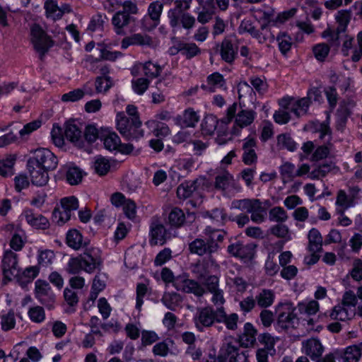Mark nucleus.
Masks as SVG:
<instances>
[{
    "label": "nucleus",
    "instance_id": "c85d7f7f",
    "mask_svg": "<svg viewBox=\"0 0 362 362\" xmlns=\"http://www.w3.org/2000/svg\"><path fill=\"white\" fill-rule=\"evenodd\" d=\"M362 343L359 345L348 346L344 351H339L341 362H358L361 356Z\"/></svg>",
    "mask_w": 362,
    "mask_h": 362
},
{
    "label": "nucleus",
    "instance_id": "c756f323",
    "mask_svg": "<svg viewBox=\"0 0 362 362\" xmlns=\"http://www.w3.org/2000/svg\"><path fill=\"white\" fill-rule=\"evenodd\" d=\"M216 13V7L212 5V0H207L202 6V10L197 12V21L206 24L211 21Z\"/></svg>",
    "mask_w": 362,
    "mask_h": 362
},
{
    "label": "nucleus",
    "instance_id": "37998d69",
    "mask_svg": "<svg viewBox=\"0 0 362 362\" xmlns=\"http://www.w3.org/2000/svg\"><path fill=\"white\" fill-rule=\"evenodd\" d=\"M252 37L260 44L271 42L274 37L267 24L261 25L260 28H257Z\"/></svg>",
    "mask_w": 362,
    "mask_h": 362
},
{
    "label": "nucleus",
    "instance_id": "6e6d98bb",
    "mask_svg": "<svg viewBox=\"0 0 362 362\" xmlns=\"http://www.w3.org/2000/svg\"><path fill=\"white\" fill-rule=\"evenodd\" d=\"M71 214L61 206L56 207L52 212L53 221L61 226L67 222Z\"/></svg>",
    "mask_w": 362,
    "mask_h": 362
},
{
    "label": "nucleus",
    "instance_id": "423d86ee",
    "mask_svg": "<svg viewBox=\"0 0 362 362\" xmlns=\"http://www.w3.org/2000/svg\"><path fill=\"white\" fill-rule=\"evenodd\" d=\"M30 35L34 48L42 58L49 49L53 46L54 42L51 37L37 24H34L31 27Z\"/></svg>",
    "mask_w": 362,
    "mask_h": 362
},
{
    "label": "nucleus",
    "instance_id": "5701e85b",
    "mask_svg": "<svg viewBox=\"0 0 362 362\" xmlns=\"http://www.w3.org/2000/svg\"><path fill=\"white\" fill-rule=\"evenodd\" d=\"M257 331L250 322L244 325L243 332L238 335V341L243 347L247 348L253 346L256 342Z\"/></svg>",
    "mask_w": 362,
    "mask_h": 362
},
{
    "label": "nucleus",
    "instance_id": "f3484780",
    "mask_svg": "<svg viewBox=\"0 0 362 362\" xmlns=\"http://www.w3.org/2000/svg\"><path fill=\"white\" fill-rule=\"evenodd\" d=\"M255 245L243 244L236 242L228 247V252L233 256L240 259H251L255 253Z\"/></svg>",
    "mask_w": 362,
    "mask_h": 362
},
{
    "label": "nucleus",
    "instance_id": "6e6552de",
    "mask_svg": "<svg viewBox=\"0 0 362 362\" xmlns=\"http://www.w3.org/2000/svg\"><path fill=\"white\" fill-rule=\"evenodd\" d=\"M312 94L317 96L319 95V90L317 89L313 90L308 93V98H303L298 100L282 99L279 105L284 108V110L293 112L299 117L306 114Z\"/></svg>",
    "mask_w": 362,
    "mask_h": 362
},
{
    "label": "nucleus",
    "instance_id": "0e129e2a",
    "mask_svg": "<svg viewBox=\"0 0 362 362\" xmlns=\"http://www.w3.org/2000/svg\"><path fill=\"white\" fill-rule=\"evenodd\" d=\"M55 257L54 253L50 250H40L38 252L37 261L42 267L50 265Z\"/></svg>",
    "mask_w": 362,
    "mask_h": 362
},
{
    "label": "nucleus",
    "instance_id": "09e8293b",
    "mask_svg": "<svg viewBox=\"0 0 362 362\" xmlns=\"http://www.w3.org/2000/svg\"><path fill=\"white\" fill-rule=\"evenodd\" d=\"M269 218L271 221L283 223L287 221L288 216L284 208L274 206L269 211Z\"/></svg>",
    "mask_w": 362,
    "mask_h": 362
},
{
    "label": "nucleus",
    "instance_id": "13d9d810",
    "mask_svg": "<svg viewBox=\"0 0 362 362\" xmlns=\"http://www.w3.org/2000/svg\"><path fill=\"white\" fill-rule=\"evenodd\" d=\"M139 66L143 68L144 75L149 78L158 77L162 71V68L151 62H147L145 64H139Z\"/></svg>",
    "mask_w": 362,
    "mask_h": 362
},
{
    "label": "nucleus",
    "instance_id": "1a4fd4ad",
    "mask_svg": "<svg viewBox=\"0 0 362 362\" xmlns=\"http://www.w3.org/2000/svg\"><path fill=\"white\" fill-rule=\"evenodd\" d=\"M1 270L5 279L11 280L20 274L18 255L11 250L5 251L1 260Z\"/></svg>",
    "mask_w": 362,
    "mask_h": 362
},
{
    "label": "nucleus",
    "instance_id": "680f3d73",
    "mask_svg": "<svg viewBox=\"0 0 362 362\" xmlns=\"http://www.w3.org/2000/svg\"><path fill=\"white\" fill-rule=\"evenodd\" d=\"M205 234L207 235V239L214 242L215 244H218L221 243L224 237L226 235V232L223 230H220L217 229H214L211 226H207L205 228Z\"/></svg>",
    "mask_w": 362,
    "mask_h": 362
},
{
    "label": "nucleus",
    "instance_id": "aec40b11",
    "mask_svg": "<svg viewBox=\"0 0 362 362\" xmlns=\"http://www.w3.org/2000/svg\"><path fill=\"white\" fill-rule=\"evenodd\" d=\"M27 168L31 178V182L37 186H44L49 180V175L47 169L39 166H35L27 163Z\"/></svg>",
    "mask_w": 362,
    "mask_h": 362
},
{
    "label": "nucleus",
    "instance_id": "603ef678",
    "mask_svg": "<svg viewBox=\"0 0 362 362\" xmlns=\"http://www.w3.org/2000/svg\"><path fill=\"white\" fill-rule=\"evenodd\" d=\"M93 167L95 173L102 176L106 175L109 172L110 169V163L107 158L102 156H98L95 160Z\"/></svg>",
    "mask_w": 362,
    "mask_h": 362
},
{
    "label": "nucleus",
    "instance_id": "4468645a",
    "mask_svg": "<svg viewBox=\"0 0 362 362\" xmlns=\"http://www.w3.org/2000/svg\"><path fill=\"white\" fill-rule=\"evenodd\" d=\"M105 148L110 151H116L124 154H129L134 149L130 144H122L118 135L115 132L108 133L103 139Z\"/></svg>",
    "mask_w": 362,
    "mask_h": 362
},
{
    "label": "nucleus",
    "instance_id": "6ab92c4d",
    "mask_svg": "<svg viewBox=\"0 0 362 362\" xmlns=\"http://www.w3.org/2000/svg\"><path fill=\"white\" fill-rule=\"evenodd\" d=\"M338 172H339V168L334 162H325L316 165L308 174V177L312 180H320L326 177L330 173H337Z\"/></svg>",
    "mask_w": 362,
    "mask_h": 362
},
{
    "label": "nucleus",
    "instance_id": "7ed1b4c3",
    "mask_svg": "<svg viewBox=\"0 0 362 362\" xmlns=\"http://www.w3.org/2000/svg\"><path fill=\"white\" fill-rule=\"evenodd\" d=\"M232 207L250 214L251 220L256 223H262L265 220L267 208L258 199L234 200Z\"/></svg>",
    "mask_w": 362,
    "mask_h": 362
},
{
    "label": "nucleus",
    "instance_id": "39448f33",
    "mask_svg": "<svg viewBox=\"0 0 362 362\" xmlns=\"http://www.w3.org/2000/svg\"><path fill=\"white\" fill-rule=\"evenodd\" d=\"M27 163L44 168L47 170H53L57 166L58 159L49 149L40 148L32 152Z\"/></svg>",
    "mask_w": 362,
    "mask_h": 362
},
{
    "label": "nucleus",
    "instance_id": "e433bc0d",
    "mask_svg": "<svg viewBox=\"0 0 362 362\" xmlns=\"http://www.w3.org/2000/svg\"><path fill=\"white\" fill-rule=\"evenodd\" d=\"M197 187V180L185 182L178 186L177 195L179 199H186L192 195Z\"/></svg>",
    "mask_w": 362,
    "mask_h": 362
},
{
    "label": "nucleus",
    "instance_id": "de8ad7c7",
    "mask_svg": "<svg viewBox=\"0 0 362 362\" xmlns=\"http://www.w3.org/2000/svg\"><path fill=\"white\" fill-rule=\"evenodd\" d=\"M182 299L177 293H165L161 299L162 303L170 310H174L179 305Z\"/></svg>",
    "mask_w": 362,
    "mask_h": 362
},
{
    "label": "nucleus",
    "instance_id": "7c9ffc66",
    "mask_svg": "<svg viewBox=\"0 0 362 362\" xmlns=\"http://www.w3.org/2000/svg\"><path fill=\"white\" fill-rule=\"evenodd\" d=\"M64 134L68 140L76 145L80 146L82 144V132L74 122L66 123Z\"/></svg>",
    "mask_w": 362,
    "mask_h": 362
},
{
    "label": "nucleus",
    "instance_id": "c03bdc74",
    "mask_svg": "<svg viewBox=\"0 0 362 362\" xmlns=\"http://www.w3.org/2000/svg\"><path fill=\"white\" fill-rule=\"evenodd\" d=\"M274 293L269 289H263L256 297L257 304L261 308L269 307L274 302Z\"/></svg>",
    "mask_w": 362,
    "mask_h": 362
},
{
    "label": "nucleus",
    "instance_id": "e2e57ef3",
    "mask_svg": "<svg viewBox=\"0 0 362 362\" xmlns=\"http://www.w3.org/2000/svg\"><path fill=\"white\" fill-rule=\"evenodd\" d=\"M131 122V118H128L124 112H119L117 115V130L122 135H130L127 132V127Z\"/></svg>",
    "mask_w": 362,
    "mask_h": 362
},
{
    "label": "nucleus",
    "instance_id": "0eeeda50",
    "mask_svg": "<svg viewBox=\"0 0 362 362\" xmlns=\"http://www.w3.org/2000/svg\"><path fill=\"white\" fill-rule=\"evenodd\" d=\"M193 320L196 328L202 332L204 328L211 327L215 322H218V309L214 310L210 306L198 308Z\"/></svg>",
    "mask_w": 362,
    "mask_h": 362
},
{
    "label": "nucleus",
    "instance_id": "9b49d317",
    "mask_svg": "<svg viewBox=\"0 0 362 362\" xmlns=\"http://www.w3.org/2000/svg\"><path fill=\"white\" fill-rule=\"evenodd\" d=\"M168 17L170 25L173 28L182 27L184 29L190 30L196 23V18L188 12H180L178 10H169Z\"/></svg>",
    "mask_w": 362,
    "mask_h": 362
},
{
    "label": "nucleus",
    "instance_id": "ddd939ff",
    "mask_svg": "<svg viewBox=\"0 0 362 362\" xmlns=\"http://www.w3.org/2000/svg\"><path fill=\"white\" fill-rule=\"evenodd\" d=\"M240 343L238 339L232 336L224 339L219 350V354L225 358L228 359V362H238L240 357Z\"/></svg>",
    "mask_w": 362,
    "mask_h": 362
},
{
    "label": "nucleus",
    "instance_id": "412c9836",
    "mask_svg": "<svg viewBox=\"0 0 362 362\" xmlns=\"http://www.w3.org/2000/svg\"><path fill=\"white\" fill-rule=\"evenodd\" d=\"M216 260L212 257L207 259H203L201 261L191 266L192 272L196 275L199 279L206 278V276L210 273V268L212 267H217Z\"/></svg>",
    "mask_w": 362,
    "mask_h": 362
},
{
    "label": "nucleus",
    "instance_id": "cd10ccee",
    "mask_svg": "<svg viewBox=\"0 0 362 362\" xmlns=\"http://www.w3.org/2000/svg\"><path fill=\"white\" fill-rule=\"evenodd\" d=\"M182 285L181 288L177 286L178 280L175 283V286L177 289H181L185 293H193L197 297H201L205 293L204 288L197 281L185 279L182 281Z\"/></svg>",
    "mask_w": 362,
    "mask_h": 362
},
{
    "label": "nucleus",
    "instance_id": "b1692460",
    "mask_svg": "<svg viewBox=\"0 0 362 362\" xmlns=\"http://www.w3.org/2000/svg\"><path fill=\"white\" fill-rule=\"evenodd\" d=\"M23 214L28 223L37 229L45 230L49 226L48 219L42 214H35L32 210H26Z\"/></svg>",
    "mask_w": 362,
    "mask_h": 362
},
{
    "label": "nucleus",
    "instance_id": "473e14b6",
    "mask_svg": "<svg viewBox=\"0 0 362 362\" xmlns=\"http://www.w3.org/2000/svg\"><path fill=\"white\" fill-rule=\"evenodd\" d=\"M255 145L256 142L255 139L252 138L247 139L243 144V148L244 153L243 160L247 165H250L257 160V155L254 149Z\"/></svg>",
    "mask_w": 362,
    "mask_h": 362
},
{
    "label": "nucleus",
    "instance_id": "20e7f679",
    "mask_svg": "<svg viewBox=\"0 0 362 362\" xmlns=\"http://www.w3.org/2000/svg\"><path fill=\"white\" fill-rule=\"evenodd\" d=\"M238 104L234 103L232 105L229 106L226 110V115L221 119L224 124L230 123L233 118H235V127L244 128L250 126L255 120L256 112L252 110L243 109L237 112Z\"/></svg>",
    "mask_w": 362,
    "mask_h": 362
},
{
    "label": "nucleus",
    "instance_id": "ea45409f",
    "mask_svg": "<svg viewBox=\"0 0 362 362\" xmlns=\"http://www.w3.org/2000/svg\"><path fill=\"white\" fill-rule=\"evenodd\" d=\"M207 81L209 85H202L201 88L209 93L215 91V86L222 87L225 84L223 76L217 72L209 75Z\"/></svg>",
    "mask_w": 362,
    "mask_h": 362
},
{
    "label": "nucleus",
    "instance_id": "864d4df0",
    "mask_svg": "<svg viewBox=\"0 0 362 362\" xmlns=\"http://www.w3.org/2000/svg\"><path fill=\"white\" fill-rule=\"evenodd\" d=\"M168 220L172 226L180 227L184 223L185 216L180 209L175 207L169 214Z\"/></svg>",
    "mask_w": 362,
    "mask_h": 362
},
{
    "label": "nucleus",
    "instance_id": "58836bf2",
    "mask_svg": "<svg viewBox=\"0 0 362 362\" xmlns=\"http://www.w3.org/2000/svg\"><path fill=\"white\" fill-rule=\"evenodd\" d=\"M233 183V177L228 171L218 174L215 177L214 187L216 189L225 190Z\"/></svg>",
    "mask_w": 362,
    "mask_h": 362
},
{
    "label": "nucleus",
    "instance_id": "3c124183",
    "mask_svg": "<svg viewBox=\"0 0 362 362\" xmlns=\"http://www.w3.org/2000/svg\"><path fill=\"white\" fill-rule=\"evenodd\" d=\"M67 182L71 185H75L80 183L83 178V173L81 170L77 167H69L66 173Z\"/></svg>",
    "mask_w": 362,
    "mask_h": 362
},
{
    "label": "nucleus",
    "instance_id": "774afa93",
    "mask_svg": "<svg viewBox=\"0 0 362 362\" xmlns=\"http://www.w3.org/2000/svg\"><path fill=\"white\" fill-rule=\"evenodd\" d=\"M1 325L4 331H8L15 327L16 318L13 311L10 310L1 316Z\"/></svg>",
    "mask_w": 362,
    "mask_h": 362
},
{
    "label": "nucleus",
    "instance_id": "9d476101",
    "mask_svg": "<svg viewBox=\"0 0 362 362\" xmlns=\"http://www.w3.org/2000/svg\"><path fill=\"white\" fill-rule=\"evenodd\" d=\"M219 248V245L214 243L209 240L207 238H196L189 244V250L190 253L198 256H206L208 258L212 257V254L216 252Z\"/></svg>",
    "mask_w": 362,
    "mask_h": 362
},
{
    "label": "nucleus",
    "instance_id": "2eb2a0df",
    "mask_svg": "<svg viewBox=\"0 0 362 362\" xmlns=\"http://www.w3.org/2000/svg\"><path fill=\"white\" fill-rule=\"evenodd\" d=\"M238 51V43L235 39L225 38L220 45V54L221 59L227 62L232 63Z\"/></svg>",
    "mask_w": 362,
    "mask_h": 362
},
{
    "label": "nucleus",
    "instance_id": "338daca9",
    "mask_svg": "<svg viewBox=\"0 0 362 362\" xmlns=\"http://www.w3.org/2000/svg\"><path fill=\"white\" fill-rule=\"evenodd\" d=\"M336 204L341 206L344 211L345 209L354 206L355 202L352 201L350 197L346 194L345 191L341 189L337 193Z\"/></svg>",
    "mask_w": 362,
    "mask_h": 362
},
{
    "label": "nucleus",
    "instance_id": "f704fd0d",
    "mask_svg": "<svg viewBox=\"0 0 362 362\" xmlns=\"http://www.w3.org/2000/svg\"><path fill=\"white\" fill-rule=\"evenodd\" d=\"M66 240L68 246L75 250H78L86 245V243L83 242L81 233L76 229H71L68 231Z\"/></svg>",
    "mask_w": 362,
    "mask_h": 362
},
{
    "label": "nucleus",
    "instance_id": "a18cd8bd",
    "mask_svg": "<svg viewBox=\"0 0 362 362\" xmlns=\"http://www.w3.org/2000/svg\"><path fill=\"white\" fill-rule=\"evenodd\" d=\"M277 146L281 149H286L291 152L297 148V144L288 134H281L277 136Z\"/></svg>",
    "mask_w": 362,
    "mask_h": 362
},
{
    "label": "nucleus",
    "instance_id": "4d7b16f0",
    "mask_svg": "<svg viewBox=\"0 0 362 362\" xmlns=\"http://www.w3.org/2000/svg\"><path fill=\"white\" fill-rule=\"evenodd\" d=\"M279 42L280 52L284 54H286L290 51L292 46L291 37L286 33H280L276 37Z\"/></svg>",
    "mask_w": 362,
    "mask_h": 362
},
{
    "label": "nucleus",
    "instance_id": "bf43d9fd",
    "mask_svg": "<svg viewBox=\"0 0 362 362\" xmlns=\"http://www.w3.org/2000/svg\"><path fill=\"white\" fill-rule=\"evenodd\" d=\"M330 47L326 43H319L313 47V52L317 60L323 62L328 56Z\"/></svg>",
    "mask_w": 362,
    "mask_h": 362
},
{
    "label": "nucleus",
    "instance_id": "69168bd1",
    "mask_svg": "<svg viewBox=\"0 0 362 362\" xmlns=\"http://www.w3.org/2000/svg\"><path fill=\"white\" fill-rule=\"evenodd\" d=\"M182 126L193 127L197 123L199 117L194 111L192 110H187L182 115Z\"/></svg>",
    "mask_w": 362,
    "mask_h": 362
},
{
    "label": "nucleus",
    "instance_id": "052dcab7",
    "mask_svg": "<svg viewBox=\"0 0 362 362\" xmlns=\"http://www.w3.org/2000/svg\"><path fill=\"white\" fill-rule=\"evenodd\" d=\"M113 85L110 76H98L95 78V90L98 93H106Z\"/></svg>",
    "mask_w": 362,
    "mask_h": 362
},
{
    "label": "nucleus",
    "instance_id": "393cba45",
    "mask_svg": "<svg viewBox=\"0 0 362 362\" xmlns=\"http://www.w3.org/2000/svg\"><path fill=\"white\" fill-rule=\"evenodd\" d=\"M132 19V18L125 11L117 12L112 19L115 33L119 35H124L126 33L124 28L130 23Z\"/></svg>",
    "mask_w": 362,
    "mask_h": 362
},
{
    "label": "nucleus",
    "instance_id": "a878e982",
    "mask_svg": "<svg viewBox=\"0 0 362 362\" xmlns=\"http://www.w3.org/2000/svg\"><path fill=\"white\" fill-rule=\"evenodd\" d=\"M334 145L331 142H327L322 145L318 146L311 155L310 160L313 162H318L322 160L334 158L333 154Z\"/></svg>",
    "mask_w": 362,
    "mask_h": 362
},
{
    "label": "nucleus",
    "instance_id": "a211bd4d",
    "mask_svg": "<svg viewBox=\"0 0 362 362\" xmlns=\"http://www.w3.org/2000/svg\"><path fill=\"white\" fill-rule=\"evenodd\" d=\"M150 235L151 245L160 244L163 245L170 237L166 229L160 221L153 220L150 226Z\"/></svg>",
    "mask_w": 362,
    "mask_h": 362
},
{
    "label": "nucleus",
    "instance_id": "f8f14e48",
    "mask_svg": "<svg viewBox=\"0 0 362 362\" xmlns=\"http://www.w3.org/2000/svg\"><path fill=\"white\" fill-rule=\"evenodd\" d=\"M35 297L41 304L49 309H52L55 301V295L49 284L45 280L38 279L35 281Z\"/></svg>",
    "mask_w": 362,
    "mask_h": 362
},
{
    "label": "nucleus",
    "instance_id": "dca6fc26",
    "mask_svg": "<svg viewBox=\"0 0 362 362\" xmlns=\"http://www.w3.org/2000/svg\"><path fill=\"white\" fill-rule=\"evenodd\" d=\"M302 351L313 361L318 360L324 352V346L319 339L310 338L302 342Z\"/></svg>",
    "mask_w": 362,
    "mask_h": 362
},
{
    "label": "nucleus",
    "instance_id": "72a5a7b5",
    "mask_svg": "<svg viewBox=\"0 0 362 362\" xmlns=\"http://www.w3.org/2000/svg\"><path fill=\"white\" fill-rule=\"evenodd\" d=\"M356 106L355 100L349 98L344 99L340 103L339 108L337 110V116L339 119L345 122L347 118L351 115L353 108Z\"/></svg>",
    "mask_w": 362,
    "mask_h": 362
},
{
    "label": "nucleus",
    "instance_id": "2f4dec72",
    "mask_svg": "<svg viewBox=\"0 0 362 362\" xmlns=\"http://www.w3.org/2000/svg\"><path fill=\"white\" fill-rule=\"evenodd\" d=\"M269 230L272 235L284 240L283 242H279V243H281V249L283 247L285 242L290 241L292 239L291 232L289 228L285 224L281 223L276 224L272 226Z\"/></svg>",
    "mask_w": 362,
    "mask_h": 362
},
{
    "label": "nucleus",
    "instance_id": "8fccbe9b",
    "mask_svg": "<svg viewBox=\"0 0 362 362\" xmlns=\"http://www.w3.org/2000/svg\"><path fill=\"white\" fill-rule=\"evenodd\" d=\"M163 8V4L158 1L152 2L148 6V13L150 18L153 21L154 26H156L159 23Z\"/></svg>",
    "mask_w": 362,
    "mask_h": 362
},
{
    "label": "nucleus",
    "instance_id": "5fc2aeb1",
    "mask_svg": "<svg viewBox=\"0 0 362 362\" xmlns=\"http://www.w3.org/2000/svg\"><path fill=\"white\" fill-rule=\"evenodd\" d=\"M30 320L35 323L42 322L45 319V312L42 307L35 305L30 307L28 311Z\"/></svg>",
    "mask_w": 362,
    "mask_h": 362
},
{
    "label": "nucleus",
    "instance_id": "f03ea898",
    "mask_svg": "<svg viewBox=\"0 0 362 362\" xmlns=\"http://www.w3.org/2000/svg\"><path fill=\"white\" fill-rule=\"evenodd\" d=\"M296 307L290 302L281 303L276 306V325L284 331H293L296 329L299 320L295 313Z\"/></svg>",
    "mask_w": 362,
    "mask_h": 362
},
{
    "label": "nucleus",
    "instance_id": "f257e3e1",
    "mask_svg": "<svg viewBox=\"0 0 362 362\" xmlns=\"http://www.w3.org/2000/svg\"><path fill=\"white\" fill-rule=\"evenodd\" d=\"M103 259L97 248H87L81 255L69 259L66 272L71 274H77L81 271L92 274L100 271Z\"/></svg>",
    "mask_w": 362,
    "mask_h": 362
},
{
    "label": "nucleus",
    "instance_id": "bb28decb",
    "mask_svg": "<svg viewBox=\"0 0 362 362\" xmlns=\"http://www.w3.org/2000/svg\"><path fill=\"white\" fill-rule=\"evenodd\" d=\"M239 316L236 313L228 315L223 307L218 308V322H223L228 329L234 331L238 328Z\"/></svg>",
    "mask_w": 362,
    "mask_h": 362
},
{
    "label": "nucleus",
    "instance_id": "c9c22d12",
    "mask_svg": "<svg viewBox=\"0 0 362 362\" xmlns=\"http://www.w3.org/2000/svg\"><path fill=\"white\" fill-rule=\"evenodd\" d=\"M308 250L310 252H320L322 249V238L320 232L313 228L308 233Z\"/></svg>",
    "mask_w": 362,
    "mask_h": 362
},
{
    "label": "nucleus",
    "instance_id": "79ce46f5",
    "mask_svg": "<svg viewBox=\"0 0 362 362\" xmlns=\"http://www.w3.org/2000/svg\"><path fill=\"white\" fill-rule=\"evenodd\" d=\"M342 303L335 305L329 314L331 319L341 321L351 319L353 313H349V310Z\"/></svg>",
    "mask_w": 362,
    "mask_h": 362
},
{
    "label": "nucleus",
    "instance_id": "a19ab883",
    "mask_svg": "<svg viewBox=\"0 0 362 362\" xmlns=\"http://www.w3.org/2000/svg\"><path fill=\"white\" fill-rule=\"evenodd\" d=\"M218 120L213 115H206L202 122V132L204 135H212L217 128Z\"/></svg>",
    "mask_w": 362,
    "mask_h": 362
},
{
    "label": "nucleus",
    "instance_id": "4be33fe9",
    "mask_svg": "<svg viewBox=\"0 0 362 362\" xmlns=\"http://www.w3.org/2000/svg\"><path fill=\"white\" fill-rule=\"evenodd\" d=\"M152 45V38L146 34L141 33H135L126 37L121 42V47L123 49H127L130 45L151 46Z\"/></svg>",
    "mask_w": 362,
    "mask_h": 362
},
{
    "label": "nucleus",
    "instance_id": "4c0bfd02",
    "mask_svg": "<svg viewBox=\"0 0 362 362\" xmlns=\"http://www.w3.org/2000/svg\"><path fill=\"white\" fill-rule=\"evenodd\" d=\"M141 122L139 119V117H131V122L127 127V132L130 133V135H122L126 139H136L144 136V131L141 129Z\"/></svg>",
    "mask_w": 362,
    "mask_h": 362
},
{
    "label": "nucleus",
    "instance_id": "49530a36",
    "mask_svg": "<svg viewBox=\"0 0 362 362\" xmlns=\"http://www.w3.org/2000/svg\"><path fill=\"white\" fill-rule=\"evenodd\" d=\"M351 18V12L349 10H341L338 11L336 16V21L339 25L337 27L338 33H345L348 24Z\"/></svg>",
    "mask_w": 362,
    "mask_h": 362
}]
</instances>
